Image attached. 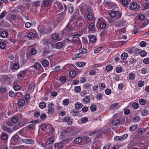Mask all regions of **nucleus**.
I'll use <instances>...</instances> for the list:
<instances>
[{"mask_svg":"<svg viewBox=\"0 0 149 149\" xmlns=\"http://www.w3.org/2000/svg\"><path fill=\"white\" fill-rule=\"evenodd\" d=\"M129 8L131 10H134L137 11L141 8V6L140 4H137L136 2H133L130 3Z\"/></svg>","mask_w":149,"mask_h":149,"instance_id":"obj_1","label":"nucleus"},{"mask_svg":"<svg viewBox=\"0 0 149 149\" xmlns=\"http://www.w3.org/2000/svg\"><path fill=\"white\" fill-rule=\"evenodd\" d=\"M109 14L111 17H115L117 19L120 18L121 16V13L118 11L116 12L114 11H112Z\"/></svg>","mask_w":149,"mask_h":149,"instance_id":"obj_2","label":"nucleus"},{"mask_svg":"<svg viewBox=\"0 0 149 149\" xmlns=\"http://www.w3.org/2000/svg\"><path fill=\"white\" fill-rule=\"evenodd\" d=\"M47 107L48 108V112L49 114H52L54 111V104L52 103H49L47 105Z\"/></svg>","mask_w":149,"mask_h":149,"instance_id":"obj_3","label":"nucleus"},{"mask_svg":"<svg viewBox=\"0 0 149 149\" xmlns=\"http://www.w3.org/2000/svg\"><path fill=\"white\" fill-rule=\"evenodd\" d=\"M36 33V32L35 31L30 32L27 35L28 38L30 39H33L35 36Z\"/></svg>","mask_w":149,"mask_h":149,"instance_id":"obj_4","label":"nucleus"},{"mask_svg":"<svg viewBox=\"0 0 149 149\" xmlns=\"http://www.w3.org/2000/svg\"><path fill=\"white\" fill-rule=\"evenodd\" d=\"M27 123L26 119L25 118H24L19 121V126L22 127L26 125Z\"/></svg>","mask_w":149,"mask_h":149,"instance_id":"obj_5","label":"nucleus"},{"mask_svg":"<svg viewBox=\"0 0 149 149\" xmlns=\"http://www.w3.org/2000/svg\"><path fill=\"white\" fill-rule=\"evenodd\" d=\"M63 144L61 142L55 144L54 148L55 149H59L62 148Z\"/></svg>","mask_w":149,"mask_h":149,"instance_id":"obj_6","label":"nucleus"},{"mask_svg":"<svg viewBox=\"0 0 149 149\" xmlns=\"http://www.w3.org/2000/svg\"><path fill=\"white\" fill-rule=\"evenodd\" d=\"M63 121L67 123L68 125H70L72 123L73 120L70 119L69 117H65L63 119Z\"/></svg>","mask_w":149,"mask_h":149,"instance_id":"obj_7","label":"nucleus"},{"mask_svg":"<svg viewBox=\"0 0 149 149\" xmlns=\"http://www.w3.org/2000/svg\"><path fill=\"white\" fill-rule=\"evenodd\" d=\"M27 71L26 69L25 70L21 71L19 74L17 75V77L18 78H21L24 77L26 73H27Z\"/></svg>","mask_w":149,"mask_h":149,"instance_id":"obj_8","label":"nucleus"},{"mask_svg":"<svg viewBox=\"0 0 149 149\" xmlns=\"http://www.w3.org/2000/svg\"><path fill=\"white\" fill-rule=\"evenodd\" d=\"M34 67L33 66H31L29 68L26 69L27 72L29 71L30 72L31 74L32 75L34 74L35 73V70H34Z\"/></svg>","mask_w":149,"mask_h":149,"instance_id":"obj_9","label":"nucleus"},{"mask_svg":"<svg viewBox=\"0 0 149 149\" xmlns=\"http://www.w3.org/2000/svg\"><path fill=\"white\" fill-rule=\"evenodd\" d=\"M83 102L85 104L89 103L90 101V97L89 96H87L83 99Z\"/></svg>","mask_w":149,"mask_h":149,"instance_id":"obj_10","label":"nucleus"},{"mask_svg":"<svg viewBox=\"0 0 149 149\" xmlns=\"http://www.w3.org/2000/svg\"><path fill=\"white\" fill-rule=\"evenodd\" d=\"M86 64V63L84 62H77L75 63V65L76 66L79 67L84 66Z\"/></svg>","mask_w":149,"mask_h":149,"instance_id":"obj_11","label":"nucleus"},{"mask_svg":"<svg viewBox=\"0 0 149 149\" xmlns=\"http://www.w3.org/2000/svg\"><path fill=\"white\" fill-rule=\"evenodd\" d=\"M55 5H56L60 9V10H63V6L61 3L56 2H55Z\"/></svg>","mask_w":149,"mask_h":149,"instance_id":"obj_12","label":"nucleus"},{"mask_svg":"<svg viewBox=\"0 0 149 149\" xmlns=\"http://www.w3.org/2000/svg\"><path fill=\"white\" fill-rule=\"evenodd\" d=\"M135 74L132 72L130 73L128 75L129 78L130 80H134L135 79Z\"/></svg>","mask_w":149,"mask_h":149,"instance_id":"obj_13","label":"nucleus"},{"mask_svg":"<svg viewBox=\"0 0 149 149\" xmlns=\"http://www.w3.org/2000/svg\"><path fill=\"white\" fill-rule=\"evenodd\" d=\"M81 88L80 86H77L74 87V90L75 92L77 93H79L81 91Z\"/></svg>","mask_w":149,"mask_h":149,"instance_id":"obj_14","label":"nucleus"},{"mask_svg":"<svg viewBox=\"0 0 149 149\" xmlns=\"http://www.w3.org/2000/svg\"><path fill=\"white\" fill-rule=\"evenodd\" d=\"M82 139L80 137H78L75 139L74 140L75 143L77 144L81 143L82 141Z\"/></svg>","mask_w":149,"mask_h":149,"instance_id":"obj_15","label":"nucleus"},{"mask_svg":"<svg viewBox=\"0 0 149 149\" xmlns=\"http://www.w3.org/2000/svg\"><path fill=\"white\" fill-rule=\"evenodd\" d=\"M46 106V103L44 102H42L39 103V107L41 109L45 108Z\"/></svg>","mask_w":149,"mask_h":149,"instance_id":"obj_16","label":"nucleus"},{"mask_svg":"<svg viewBox=\"0 0 149 149\" xmlns=\"http://www.w3.org/2000/svg\"><path fill=\"white\" fill-rule=\"evenodd\" d=\"M82 107V104L80 102L76 103L75 105V107L77 109H79L81 108Z\"/></svg>","mask_w":149,"mask_h":149,"instance_id":"obj_17","label":"nucleus"},{"mask_svg":"<svg viewBox=\"0 0 149 149\" xmlns=\"http://www.w3.org/2000/svg\"><path fill=\"white\" fill-rule=\"evenodd\" d=\"M89 39L90 41L91 42H94L96 41V39L95 36H92L89 37Z\"/></svg>","mask_w":149,"mask_h":149,"instance_id":"obj_18","label":"nucleus"},{"mask_svg":"<svg viewBox=\"0 0 149 149\" xmlns=\"http://www.w3.org/2000/svg\"><path fill=\"white\" fill-rule=\"evenodd\" d=\"M128 54L126 52L122 53L121 55V58L123 60H125L127 58Z\"/></svg>","mask_w":149,"mask_h":149,"instance_id":"obj_19","label":"nucleus"},{"mask_svg":"<svg viewBox=\"0 0 149 149\" xmlns=\"http://www.w3.org/2000/svg\"><path fill=\"white\" fill-rule=\"evenodd\" d=\"M140 56L143 57L146 56L147 54V52L144 50H142L139 53Z\"/></svg>","mask_w":149,"mask_h":149,"instance_id":"obj_20","label":"nucleus"},{"mask_svg":"<svg viewBox=\"0 0 149 149\" xmlns=\"http://www.w3.org/2000/svg\"><path fill=\"white\" fill-rule=\"evenodd\" d=\"M11 121L13 123H16L18 121V118L16 116L13 117L11 119Z\"/></svg>","mask_w":149,"mask_h":149,"instance_id":"obj_21","label":"nucleus"},{"mask_svg":"<svg viewBox=\"0 0 149 149\" xmlns=\"http://www.w3.org/2000/svg\"><path fill=\"white\" fill-rule=\"evenodd\" d=\"M33 66L34 68L37 70L40 68L41 65L39 63H36Z\"/></svg>","mask_w":149,"mask_h":149,"instance_id":"obj_22","label":"nucleus"},{"mask_svg":"<svg viewBox=\"0 0 149 149\" xmlns=\"http://www.w3.org/2000/svg\"><path fill=\"white\" fill-rule=\"evenodd\" d=\"M24 142L28 144H32L34 143V141L32 139H26L24 140Z\"/></svg>","mask_w":149,"mask_h":149,"instance_id":"obj_23","label":"nucleus"},{"mask_svg":"<svg viewBox=\"0 0 149 149\" xmlns=\"http://www.w3.org/2000/svg\"><path fill=\"white\" fill-rule=\"evenodd\" d=\"M8 35V33L6 31H3L0 34L1 36L3 38L6 37Z\"/></svg>","mask_w":149,"mask_h":149,"instance_id":"obj_24","label":"nucleus"},{"mask_svg":"<svg viewBox=\"0 0 149 149\" xmlns=\"http://www.w3.org/2000/svg\"><path fill=\"white\" fill-rule=\"evenodd\" d=\"M79 52L80 53L85 54L88 52V49L84 48H81L79 50Z\"/></svg>","mask_w":149,"mask_h":149,"instance_id":"obj_25","label":"nucleus"},{"mask_svg":"<svg viewBox=\"0 0 149 149\" xmlns=\"http://www.w3.org/2000/svg\"><path fill=\"white\" fill-rule=\"evenodd\" d=\"M52 38L54 40H58L59 36L58 34L56 33L53 34L52 36Z\"/></svg>","mask_w":149,"mask_h":149,"instance_id":"obj_26","label":"nucleus"},{"mask_svg":"<svg viewBox=\"0 0 149 149\" xmlns=\"http://www.w3.org/2000/svg\"><path fill=\"white\" fill-rule=\"evenodd\" d=\"M42 65L44 67H47L49 65V63L47 60L44 59L42 62Z\"/></svg>","mask_w":149,"mask_h":149,"instance_id":"obj_27","label":"nucleus"},{"mask_svg":"<svg viewBox=\"0 0 149 149\" xmlns=\"http://www.w3.org/2000/svg\"><path fill=\"white\" fill-rule=\"evenodd\" d=\"M95 28V26L94 23L91 22L89 23L88 26V28L89 30H92Z\"/></svg>","mask_w":149,"mask_h":149,"instance_id":"obj_28","label":"nucleus"},{"mask_svg":"<svg viewBox=\"0 0 149 149\" xmlns=\"http://www.w3.org/2000/svg\"><path fill=\"white\" fill-rule=\"evenodd\" d=\"M18 104L19 105L23 106L25 104V101L23 99H20L18 101Z\"/></svg>","mask_w":149,"mask_h":149,"instance_id":"obj_29","label":"nucleus"},{"mask_svg":"<svg viewBox=\"0 0 149 149\" xmlns=\"http://www.w3.org/2000/svg\"><path fill=\"white\" fill-rule=\"evenodd\" d=\"M70 100L68 99H66L63 100V104L65 106L68 105L69 103Z\"/></svg>","mask_w":149,"mask_h":149,"instance_id":"obj_30","label":"nucleus"},{"mask_svg":"<svg viewBox=\"0 0 149 149\" xmlns=\"http://www.w3.org/2000/svg\"><path fill=\"white\" fill-rule=\"evenodd\" d=\"M94 15L91 13H89L87 15V18L89 20H91L93 18Z\"/></svg>","mask_w":149,"mask_h":149,"instance_id":"obj_31","label":"nucleus"},{"mask_svg":"<svg viewBox=\"0 0 149 149\" xmlns=\"http://www.w3.org/2000/svg\"><path fill=\"white\" fill-rule=\"evenodd\" d=\"M76 73L75 71L74 70L71 71L69 73L70 76L72 77H74L76 76Z\"/></svg>","mask_w":149,"mask_h":149,"instance_id":"obj_32","label":"nucleus"},{"mask_svg":"<svg viewBox=\"0 0 149 149\" xmlns=\"http://www.w3.org/2000/svg\"><path fill=\"white\" fill-rule=\"evenodd\" d=\"M141 113V115L142 116H146L148 113V111L146 109L143 110L142 111Z\"/></svg>","mask_w":149,"mask_h":149,"instance_id":"obj_33","label":"nucleus"},{"mask_svg":"<svg viewBox=\"0 0 149 149\" xmlns=\"http://www.w3.org/2000/svg\"><path fill=\"white\" fill-rule=\"evenodd\" d=\"M113 69V67L111 65H107L106 68V70L107 72H109Z\"/></svg>","mask_w":149,"mask_h":149,"instance_id":"obj_34","label":"nucleus"},{"mask_svg":"<svg viewBox=\"0 0 149 149\" xmlns=\"http://www.w3.org/2000/svg\"><path fill=\"white\" fill-rule=\"evenodd\" d=\"M121 4L124 6H126L128 4L127 0H122L121 1Z\"/></svg>","mask_w":149,"mask_h":149,"instance_id":"obj_35","label":"nucleus"},{"mask_svg":"<svg viewBox=\"0 0 149 149\" xmlns=\"http://www.w3.org/2000/svg\"><path fill=\"white\" fill-rule=\"evenodd\" d=\"M144 84L145 83L143 81L140 80L138 82V85L139 87H142L144 86Z\"/></svg>","mask_w":149,"mask_h":149,"instance_id":"obj_36","label":"nucleus"},{"mask_svg":"<svg viewBox=\"0 0 149 149\" xmlns=\"http://www.w3.org/2000/svg\"><path fill=\"white\" fill-rule=\"evenodd\" d=\"M132 107L134 109H137L139 107V104L137 103H133L132 104Z\"/></svg>","mask_w":149,"mask_h":149,"instance_id":"obj_37","label":"nucleus"},{"mask_svg":"<svg viewBox=\"0 0 149 149\" xmlns=\"http://www.w3.org/2000/svg\"><path fill=\"white\" fill-rule=\"evenodd\" d=\"M118 103H115L112 104L109 107L110 110L112 109L115 108H116L117 106Z\"/></svg>","mask_w":149,"mask_h":149,"instance_id":"obj_38","label":"nucleus"},{"mask_svg":"<svg viewBox=\"0 0 149 149\" xmlns=\"http://www.w3.org/2000/svg\"><path fill=\"white\" fill-rule=\"evenodd\" d=\"M137 127V125L135 124L130 127V130L131 131H134L136 129Z\"/></svg>","mask_w":149,"mask_h":149,"instance_id":"obj_39","label":"nucleus"},{"mask_svg":"<svg viewBox=\"0 0 149 149\" xmlns=\"http://www.w3.org/2000/svg\"><path fill=\"white\" fill-rule=\"evenodd\" d=\"M140 120V118L138 116L135 117L133 119V121L134 123H136L139 121Z\"/></svg>","mask_w":149,"mask_h":149,"instance_id":"obj_40","label":"nucleus"},{"mask_svg":"<svg viewBox=\"0 0 149 149\" xmlns=\"http://www.w3.org/2000/svg\"><path fill=\"white\" fill-rule=\"evenodd\" d=\"M98 132V131L97 130H95L91 132H87L86 133L87 134H88L89 136H91L93 134L97 133Z\"/></svg>","mask_w":149,"mask_h":149,"instance_id":"obj_41","label":"nucleus"},{"mask_svg":"<svg viewBox=\"0 0 149 149\" xmlns=\"http://www.w3.org/2000/svg\"><path fill=\"white\" fill-rule=\"evenodd\" d=\"M99 87L100 89L103 90L105 88V85L104 83H101L99 84Z\"/></svg>","mask_w":149,"mask_h":149,"instance_id":"obj_42","label":"nucleus"},{"mask_svg":"<svg viewBox=\"0 0 149 149\" xmlns=\"http://www.w3.org/2000/svg\"><path fill=\"white\" fill-rule=\"evenodd\" d=\"M54 139L52 137L49 138L47 140V142L49 144H51L54 143Z\"/></svg>","mask_w":149,"mask_h":149,"instance_id":"obj_43","label":"nucleus"},{"mask_svg":"<svg viewBox=\"0 0 149 149\" xmlns=\"http://www.w3.org/2000/svg\"><path fill=\"white\" fill-rule=\"evenodd\" d=\"M91 86V85L88 83H86L84 85V86L85 89L89 88Z\"/></svg>","mask_w":149,"mask_h":149,"instance_id":"obj_44","label":"nucleus"},{"mask_svg":"<svg viewBox=\"0 0 149 149\" xmlns=\"http://www.w3.org/2000/svg\"><path fill=\"white\" fill-rule=\"evenodd\" d=\"M148 70L146 68H143L141 69V72L142 74H145L147 72Z\"/></svg>","mask_w":149,"mask_h":149,"instance_id":"obj_45","label":"nucleus"},{"mask_svg":"<svg viewBox=\"0 0 149 149\" xmlns=\"http://www.w3.org/2000/svg\"><path fill=\"white\" fill-rule=\"evenodd\" d=\"M122 68L120 67H118L116 68V72L118 73H120L122 71Z\"/></svg>","mask_w":149,"mask_h":149,"instance_id":"obj_46","label":"nucleus"},{"mask_svg":"<svg viewBox=\"0 0 149 149\" xmlns=\"http://www.w3.org/2000/svg\"><path fill=\"white\" fill-rule=\"evenodd\" d=\"M144 63L146 64H149V58L147 57L145 58L143 61Z\"/></svg>","mask_w":149,"mask_h":149,"instance_id":"obj_47","label":"nucleus"},{"mask_svg":"<svg viewBox=\"0 0 149 149\" xmlns=\"http://www.w3.org/2000/svg\"><path fill=\"white\" fill-rule=\"evenodd\" d=\"M97 107L95 105H92L90 107V109L92 111H95Z\"/></svg>","mask_w":149,"mask_h":149,"instance_id":"obj_48","label":"nucleus"},{"mask_svg":"<svg viewBox=\"0 0 149 149\" xmlns=\"http://www.w3.org/2000/svg\"><path fill=\"white\" fill-rule=\"evenodd\" d=\"M1 138L3 140H6L8 139V136L6 134H2Z\"/></svg>","mask_w":149,"mask_h":149,"instance_id":"obj_49","label":"nucleus"},{"mask_svg":"<svg viewBox=\"0 0 149 149\" xmlns=\"http://www.w3.org/2000/svg\"><path fill=\"white\" fill-rule=\"evenodd\" d=\"M34 83H31L29 86V89L31 90V91H32L34 89Z\"/></svg>","mask_w":149,"mask_h":149,"instance_id":"obj_50","label":"nucleus"},{"mask_svg":"<svg viewBox=\"0 0 149 149\" xmlns=\"http://www.w3.org/2000/svg\"><path fill=\"white\" fill-rule=\"evenodd\" d=\"M128 135L127 134H125L121 136H120L121 141L125 140L128 137Z\"/></svg>","mask_w":149,"mask_h":149,"instance_id":"obj_51","label":"nucleus"},{"mask_svg":"<svg viewBox=\"0 0 149 149\" xmlns=\"http://www.w3.org/2000/svg\"><path fill=\"white\" fill-rule=\"evenodd\" d=\"M112 124L113 125H118L119 124V121L117 119L114 120Z\"/></svg>","mask_w":149,"mask_h":149,"instance_id":"obj_52","label":"nucleus"},{"mask_svg":"<svg viewBox=\"0 0 149 149\" xmlns=\"http://www.w3.org/2000/svg\"><path fill=\"white\" fill-rule=\"evenodd\" d=\"M63 45L61 42H58L56 44V47L57 49H60L62 47Z\"/></svg>","mask_w":149,"mask_h":149,"instance_id":"obj_53","label":"nucleus"},{"mask_svg":"<svg viewBox=\"0 0 149 149\" xmlns=\"http://www.w3.org/2000/svg\"><path fill=\"white\" fill-rule=\"evenodd\" d=\"M146 45V43L145 41H142L140 42V46L141 47H145Z\"/></svg>","mask_w":149,"mask_h":149,"instance_id":"obj_54","label":"nucleus"},{"mask_svg":"<svg viewBox=\"0 0 149 149\" xmlns=\"http://www.w3.org/2000/svg\"><path fill=\"white\" fill-rule=\"evenodd\" d=\"M43 3L45 7L48 6L50 4L49 0H46L44 1Z\"/></svg>","mask_w":149,"mask_h":149,"instance_id":"obj_55","label":"nucleus"},{"mask_svg":"<svg viewBox=\"0 0 149 149\" xmlns=\"http://www.w3.org/2000/svg\"><path fill=\"white\" fill-rule=\"evenodd\" d=\"M19 67V64L18 63H15L13 65V68L15 70H17L18 69Z\"/></svg>","mask_w":149,"mask_h":149,"instance_id":"obj_56","label":"nucleus"},{"mask_svg":"<svg viewBox=\"0 0 149 149\" xmlns=\"http://www.w3.org/2000/svg\"><path fill=\"white\" fill-rule=\"evenodd\" d=\"M102 48L101 47H99L95 49L94 51L95 53L97 54L100 52Z\"/></svg>","mask_w":149,"mask_h":149,"instance_id":"obj_57","label":"nucleus"},{"mask_svg":"<svg viewBox=\"0 0 149 149\" xmlns=\"http://www.w3.org/2000/svg\"><path fill=\"white\" fill-rule=\"evenodd\" d=\"M105 24L103 22H101L100 24V27L102 29H104L106 27Z\"/></svg>","mask_w":149,"mask_h":149,"instance_id":"obj_58","label":"nucleus"},{"mask_svg":"<svg viewBox=\"0 0 149 149\" xmlns=\"http://www.w3.org/2000/svg\"><path fill=\"white\" fill-rule=\"evenodd\" d=\"M13 139L15 141L17 142L19 140V137L18 135H15L13 137Z\"/></svg>","mask_w":149,"mask_h":149,"instance_id":"obj_59","label":"nucleus"},{"mask_svg":"<svg viewBox=\"0 0 149 149\" xmlns=\"http://www.w3.org/2000/svg\"><path fill=\"white\" fill-rule=\"evenodd\" d=\"M37 53V51L34 48L31 49L30 50V53L32 55L36 54Z\"/></svg>","mask_w":149,"mask_h":149,"instance_id":"obj_60","label":"nucleus"},{"mask_svg":"<svg viewBox=\"0 0 149 149\" xmlns=\"http://www.w3.org/2000/svg\"><path fill=\"white\" fill-rule=\"evenodd\" d=\"M111 93V91L110 89L107 88L105 90V93L107 95H109Z\"/></svg>","mask_w":149,"mask_h":149,"instance_id":"obj_61","label":"nucleus"},{"mask_svg":"<svg viewBox=\"0 0 149 149\" xmlns=\"http://www.w3.org/2000/svg\"><path fill=\"white\" fill-rule=\"evenodd\" d=\"M9 96L11 97H14L15 95V94L14 92L12 91H9Z\"/></svg>","mask_w":149,"mask_h":149,"instance_id":"obj_62","label":"nucleus"},{"mask_svg":"<svg viewBox=\"0 0 149 149\" xmlns=\"http://www.w3.org/2000/svg\"><path fill=\"white\" fill-rule=\"evenodd\" d=\"M139 102L141 105H144L146 103V101L144 99H140L139 100Z\"/></svg>","mask_w":149,"mask_h":149,"instance_id":"obj_63","label":"nucleus"},{"mask_svg":"<svg viewBox=\"0 0 149 149\" xmlns=\"http://www.w3.org/2000/svg\"><path fill=\"white\" fill-rule=\"evenodd\" d=\"M73 7L72 6H71L69 8L68 10V13L70 14L72 13L73 11Z\"/></svg>","mask_w":149,"mask_h":149,"instance_id":"obj_64","label":"nucleus"}]
</instances>
